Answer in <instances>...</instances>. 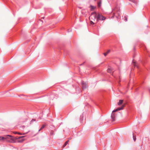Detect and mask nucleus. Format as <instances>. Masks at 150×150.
<instances>
[{
    "label": "nucleus",
    "instance_id": "1",
    "mask_svg": "<svg viewBox=\"0 0 150 150\" xmlns=\"http://www.w3.org/2000/svg\"><path fill=\"white\" fill-rule=\"evenodd\" d=\"M24 137L22 136L16 138L12 137L10 135H7L5 137H0V141L1 140L4 141V140L7 139L6 141L11 142L15 143L17 141H18L19 142H21L24 140L23 138Z\"/></svg>",
    "mask_w": 150,
    "mask_h": 150
},
{
    "label": "nucleus",
    "instance_id": "2",
    "mask_svg": "<svg viewBox=\"0 0 150 150\" xmlns=\"http://www.w3.org/2000/svg\"><path fill=\"white\" fill-rule=\"evenodd\" d=\"M125 106V104H123L121 107L118 108L112 111L111 116L112 121H114L115 120V115L113 113V112L123 109Z\"/></svg>",
    "mask_w": 150,
    "mask_h": 150
},
{
    "label": "nucleus",
    "instance_id": "3",
    "mask_svg": "<svg viewBox=\"0 0 150 150\" xmlns=\"http://www.w3.org/2000/svg\"><path fill=\"white\" fill-rule=\"evenodd\" d=\"M96 18L97 22L99 20L104 21L106 19L105 17L103 16V15L100 14L99 13H98L97 16L96 17Z\"/></svg>",
    "mask_w": 150,
    "mask_h": 150
},
{
    "label": "nucleus",
    "instance_id": "4",
    "mask_svg": "<svg viewBox=\"0 0 150 150\" xmlns=\"http://www.w3.org/2000/svg\"><path fill=\"white\" fill-rule=\"evenodd\" d=\"M82 87L83 90L85 89L88 87V85L84 81H82L81 83Z\"/></svg>",
    "mask_w": 150,
    "mask_h": 150
},
{
    "label": "nucleus",
    "instance_id": "5",
    "mask_svg": "<svg viewBox=\"0 0 150 150\" xmlns=\"http://www.w3.org/2000/svg\"><path fill=\"white\" fill-rule=\"evenodd\" d=\"M113 11L116 12V11L118 15V16H119L120 15V10L117 9H113L112 10Z\"/></svg>",
    "mask_w": 150,
    "mask_h": 150
},
{
    "label": "nucleus",
    "instance_id": "6",
    "mask_svg": "<svg viewBox=\"0 0 150 150\" xmlns=\"http://www.w3.org/2000/svg\"><path fill=\"white\" fill-rule=\"evenodd\" d=\"M49 97H50L49 98H50V100H53L54 99V96L53 94L51 95Z\"/></svg>",
    "mask_w": 150,
    "mask_h": 150
},
{
    "label": "nucleus",
    "instance_id": "7",
    "mask_svg": "<svg viewBox=\"0 0 150 150\" xmlns=\"http://www.w3.org/2000/svg\"><path fill=\"white\" fill-rule=\"evenodd\" d=\"M123 100H119V102L118 103V105H120L122 104L123 103Z\"/></svg>",
    "mask_w": 150,
    "mask_h": 150
},
{
    "label": "nucleus",
    "instance_id": "8",
    "mask_svg": "<svg viewBox=\"0 0 150 150\" xmlns=\"http://www.w3.org/2000/svg\"><path fill=\"white\" fill-rule=\"evenodd\" d=\"M129 1H132L133 3H134L136 5H137V0H129Z\"/></svg>",
    "mask_w": 150,
    "mask_h": 150
},
{
    "label": "nucleus",
    "instance_id": "9",
    "mask_svg": "<svg viewBox=\"0 0 150 150\" xmlns=\"http://www.w3.org/2000/svg\"><path fill=\"white\" fill-rule=\"evenodd\" d=\"M96 7V6H95L92 5H91L90 6V8H91V11L95 9Z\"/></svg>",
    "mask_w": 150,
    "mask_h": 150
},
{
    "label": "nucleus",
    "instance_id": "10",
    "mask_svg": "<svg viewBox=\"0 0 150 150\" xmlns=\"http://www.w3.org/2000/svg\"><path fill=\"white\" fill-rule=\"evenodd\" d=\"M36 122L37 121L35 119H32V120L30 121V124H33L34 122Z\"/></svg>",
    "mask_w": 150,
    "mask_h": 150
},
{
    "label": "nucleus",
    "instance_id": "11",
    "mask_svg": "<svg viewBox=\"0 0 150 150\" xmlns=\"http://www.w3.org/2000/svg\"><path fill=\"white\" fill-rule=\"evenodd\" d=\"M132 63L134 67H137V68H139V67L138 66L137 64L135 62H134L133 60L132 61Z\"/></svg>",
    "mask_w": 150,
    "mask_h": 150
},
{
    "label": "nucleus",
    "instance_id": "12",
    "mask_svg": "<svg viewBox=\"0 0 150 150\" xmlns=\"http://www.w3.org/2000/svg\"><path fill=\"white\" fill-rule=\"evenodd\" d=\"M107 71L108 72L111 73L112 71V69L108 68L107 69Z\"/></svg>",
    "mask_w": 150,
    "mask_h": 150
},
{
    "label": "nucleus",
    "instance_id": "13",
    "mask_svg": "<svg viewBox=\"0 0 150 150\" xmlns=\"http://www.w3.org/2000/svg\"><path fill=\"white\" fill-rule=\"evenodd\" d=\"M110 52V50H108L106 52L104 53L103 54L105 56H106L107 55V54Z\"/></svg>",
    "mask_w": 150,
    "mask_h": 150
},
{
    "label": "nucleus",
    "instance_id": "14",
    "mask_svg": "<svg viewBox=\"0 0 150 150\" xmlns=\"http://www.w3.org/2000/svg\"><path fill=\"white\" fill-rule=\"evenodd\" d=\"M101 4V1H100L98 3V7H100Z\"/></svg>",
    "mask_w": 150,
    "mask_h": 150
},
{
    "label": "nucleus",
    "instance_id": "15",
    "mask_svg": "<svg viewBox=\"0 0 150 150\" xmlns=\"http://www.w3.org/2000/svg\"><path fill=\"white\" fill-rule=\"evenodd\" d=\"M45 127V125H42L41 128L38 130V132H40L41 130L42 129Z\"/></svg>",
    "mask_w": 150,
    "mask_h": 150
},
{
    "label": "nucleus",
    "instance_id": "16",
    "mask_svg": "<svg viewBox=\"0 0 150 150\" xmlns=\"http://www.w3.org/2000/svg\"><path fill=\"white\" fill-rule=\"evenodd\" d=\"M133 139L134 141H135L136 139V136H135L133 133H132Z\"/></svg>",
    "mask_w": 150,
    "mask_h": 150
},
{
    "label": "nucleus",
    "instance_id": "17",
    "mask_svg": "<svg viewBox=\"0 0 150 150\" xmlns=\"http://www.w3.org/2000/svg\"><path fill=\"white\" fill-rule=\"evenodd\" d=\"M69 142V140H67V141L65 142V144L63 146V147H65L66 146V145L68 144Z\"/></svg>",
    "mask_w": 150,
    "mask_h": 150
},
{
    "label": "nucleus",
    "instance_id": "18",
    "mask_svg": "<svg viewBox=\"0 0 150 150\" xmlns=\"http://www.w3.org/2000/svg\"><path fill=\"white\" fill-rule=\"evenodd\" d=\"M93 14H95L96 15L95 16V18H96V17L97 16V13L96 12H94L91 13V15Z\"/></svg>",
    "mask_w": 150,
    "mask_h": 150
},
{
    "label": "nucleus",
    "instance_id": "19",
    "mask_svg": "<svg viewBox=\"0 0 150 150\" xmlns=\"http://www.w3.org/2000/svg\"><path fill=\"white\" fill-rule=\"evenodd\" d=\"M50 134L51 135H54V132L52 130L50 132Z\"/></svg>",
    "mask_w": 150,
    "mask_h": 150
},
{
    "label": "nucleus",
    "instance_id": "20",
    "mask_svg": "<svg viewBox=\"0 0 150 150\" xmlns=\"http://www.w3.org/2000/svg\"><path fill=\"white\" fill-rule=\"evenodd\" d=\"M125 21H127V18L126 16H125Z\"/></svg>",
    "mask_w": 150,
    "mask_h": 150
},
{
    "label": "nucleus",
    "instance_id": "21",
    "mask_svg": "<svg viewBox=\"0 0 150 150\" xmlns=\"http://www.w3.org/2000/svg\"><path fill=\"white\" fill-rule=\"evenodd\" d=\"M113 16H112V17H111L112 18H114V16H115V13H113Z\"/></svg>",
    "mask_w": 150,
    "mask_h": 150
},
{
    "label": "nucleus",
    "instance_id": "22",
    "mask_svg": "<svg viewBox=\"0 0 150 150\" xmlns=\"http://www.w3.org/2000/svg\"><path fill=\"white\" fill-rule=\"evenodd\" d=\"M71 29H69L68 30V32H71Z\"/></svg>",
    "mask_w": 150,
    "mask_h": 150
},
{
    "label": "nucleus",
    "instance_id": "23",
    "mask_svg": "<svg viewBox=\"0 0 150 150\" xmlns=\"http://www.w3.org/2000/svg\"><path fill=\"white\" fill-rule=\"evenodd\" d=\"M90 22L91 24H94V23L92 21H91Z\"/></svg>",
    "mask_w": 150,
    "mask_h": 150
},
{
    "label": "nucleus",
    "instance_id": "24",
    "mask_svg": "<svg viewBox=\"0 0 150 150\" xmlns=\"http://www.w3.org/2000/svg\"><path fill=\"white\" fill-rule=\"evenodd\" d=\"M29 132V131L26 133H24L23 134H24V135L25 134H27V133H28V132Z\"/></svg>",
    "mask_w": 150,
    "mask_h": 150
},
{
    "label": "nucleus",
    "instance_id": "25",
    "mask_svg": "<svg viewBox=\"0 0 150 150\" xmlns=\"http://www.w3.org/2000/svg\"><path fill=\"white\" fill-rule=\"evenodd\" d=\"M149 93H150V88H149Z\"/></svg>",
    "mask_w": 150,
    "mask_h": 150
},
{
    "label": "nucleus",
    "instance_id": "26",
    "mask_svg": "<svg viewBox=\"0 0 150 150\" xmlns=\"http://www.w3.org/2000/svg\"><path fill=\"white\" fill-rule=\"evenodd\" d=\"M22 127L23 128H24L25 127V126H23Z\"/></svg>",
    "mask_w": 150,
    "mask_h": 150
},
{
    "label": "nucleus",
    "instance_id": "27",
    "mask_svg": "<svg viewBox=\"0 0 150 150\" xmlns=\"http://www.w3.org/2000/svg\"><path fill=\"white\" fill-rule=\"evenodd\" d=\"M83 64H83H80V66L82 65Z\"/></svg>",
    "mask_w": 150,
    "mask_h": 150
},
{
    "label": "nucleus",
    "instance_id": "28",
    "mask_svg": "<svg viewBox=\"0 0 150 150\" xmlns=\"http://www.w3.org/2000/svg\"><path fill=\"white\" fill-rule=\"evenodd\" d=\"M116 18H118V17H117V16H116Z\"/></svg>",
    "mask_w": 150,
    "mask_h": 150
},
{
    "label": "nucleus",
    "instance_id": "29",
    "mask_svg": "<svg viewBox=\"0 0 150 150\" xmlns=\"http://www.w3.org/2000/svg\"><path fill=\"white\" fill-rule=\"evenodd\" d=\"M51 126L53 127H54V125H52Z\"/></svg>",
    "mask_w": 150,
    "mask_h": 150
},
{
    "label": "nucleus",
    "instance_id": "30",
    "mask_svg": "<svg viewBox=\"0 0 150 150\" xmlns=\"http://www.w3.org/2000/svg\"><path fill=\"white\" fill-rule=\"evenodd\" d=\"M18 134H20V133H19Z\"/></svg>",
    "mask_w": 150,
    "mask_h": 150
},
{
    "label": "nucleus",
    "instance_id": "31",
    "mask_svg": "<svg viewBox=\"0 0 150 150\" xmlns=\"http://www.w3.org/2000/svg\"><path fill=\"white\" fill-rule=\"evenodd\" d=\"M97 0H94L95 1H96Z\"/></svg>",
    "mask_w": 150,
    "mask_h": 150
},
{
    "label": "nucleus",
    "instance_id": "32",
    "mask_svg": "<svg viewBox=\"0 0 150 150\" xmlns=\"http://www.w3.org/2000/svg\"><path fill=\"white\" fill-rule=\"evenodd\" d=\"M142 62L143 63V62L142 61Z\"/></svg>",
    "mask_w": 150,
    "mask_h": 150
}]
</instances>
